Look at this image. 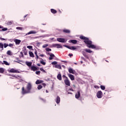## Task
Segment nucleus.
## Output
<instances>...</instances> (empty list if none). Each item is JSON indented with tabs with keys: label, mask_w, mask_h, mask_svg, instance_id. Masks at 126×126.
Masks as SVG:
<instances>
[{
	"label": "nucleus",
	"mask_w": 126,
	"mask_h": 126,
	"mask_svg": "<svg viewBox=\"0 0 126 126\" xmlns=\"http://www.w3.org/2000/svg\"><path fill=\"white\" fill-rule=\"evenodd\" d=\"M20 55L22 58H23V57H24V55H23V53L22 52H20Z\"/></svg>",
	"instance_id": "nucleus-46"
},
{
	"label": "nucleus",
	"mask_w": 126,
	"mask_h": 126,
	"mask_svg": "<svg viewBox=\"0 0 126 126\" xmlns=\"http://www.w3.org/2000/svg\"><path fill=\"white\" fill-rule=\"evenodd\" d=\"M58 63V62L54 61L52 63V64H54V65H57V64Z\"/></svg>",
	"instance_id": "nucleus-40"
},
{
	"label": "nucleus",
	"mask_w": 126,
	"mask_h": 126,
	"mask_svg": "<svg viewBox=\"0 0 126 126\" xmlns=\"http://www.w3.org/2000/svg\"><path fill=\"white\" fill-rule=\"evenodd\" d=\"M0 40H1V41H6V39L5 38H3L2 37H0Z\"/></svg>",
	"instance_id": "nucleus-43"
},
{
	"label": "nucleus",
	"mask_w": 126,
	"mask_h": 126,
	"mask_svg": "<svg viewBox=\"0 0 126 126\" xmlns=\"http://www.w3.org/2000/svg\"><path fill=\"white\" fill-rule=\"evenodd\" d=\"M36 74H37V75H40V74L41 73V71H36L35 72Z\"/></svg>",
	"instance_id": "nucleus-36"
},
{
	"label": "nucleus",
	"mask_w": 126,
	"mask_h": 126,
	"mask_svg": "<svg viewBox=\"0 0 126 126\" xmlns=\"http://www.w3.org/2000/svg\"><path fill=\"white\" fill-rule=\"evenodd\" d=\"M80 92H81V91L78 90L77 93L75 94V97L76 99H78L80 97Z\"/></svg>",
	"instance_id": "nucleus-9"
},
{
	"label": "nucleus",
	"mask_w": 126,
	"mask_h": 126,
	"mask_svg": "<svg viewBox=\"0 0 126 126\" xmlns=\"http://www.w3.org/2000/svg\"><path fill=\"white\" fill-rule=\"evenodd\" d=\"M14 42H15L16 45H19L21 43V40L19 39H15Z\"/></svg>",
	"instance_id": "nucleus-13"
},
{
	"label": "nucleus",
	"mask_w": 126,
	"mask_h": 126,
	"mask_svg": "<svg viewBox=\"0 0 126 126\" xmlns=\"http://www.w3.org/2000/svg\"><path fill=\"white\" fill-rule=\"evenodd\" d=\"M36 60H38V59H39V56L38 55H36Z\"/></svg>",
	"instance_id": "nucleus-57"
},
{
	"label": "nucleus",
	"mask_w": 126,
	"mask_h": 126,
	"mask_svg": "<svg viewBox=\"0 0 126 126\" xmlns=\"http://www.w3.org/2000/svg\"><path fill=\"white\" fill-rule=\"evenodd\" d=\"M100 88L102 90H105L106 89V87H105V86L101 85Z\"/></svg>",
	"instance_id": "nucleus-31"
},
{
	"label": "nucleus",
	"mask_w": 126,
	"mask_h": 126,
	"mask_svg": "<svg viewBox=\"0 0 126 126\" xmlns=\"http://www.w3.org/2000/svg\"><path fill=\"white\" fill-rule=\"evenodd\" d=\"M44 82V81L41 80H37L35 82V84L38 85V84H41V83H43Z\"/></svg>",
	"instance_id": "nucleus-15"
},
{
	"label": "nucleus",
	"mask_w": 126,
	"mask_h": 126,
	"mask_svg": "<svg viewBox=\"0 0 126 126\" xmlns=\"http://www.w3.org/2000/svg\"><path fill=\"white\" fill-rule=\"evenodd\" d=\"M46 54H47V55H49V56H51V54H52V53H50V52H47V53H46Z\"/></svg>",
	"instance_id": "nucleus-53"
},
{
	"label": "nucleus",
	"mask_w": 126,
	"mask_h": 126,
	"mask_svg": "<svg viewBox=\"0 0 126 126\" xmlns=\"http://www.w3.org/2000/svg\"><path fill=\"white\" fill-rule=\"evenodd\" d=\"M52 47L53 48H57V49H63V46L60 45L59 44H52Z\"/></svg>",
	"instance_id": "nucleus-8"
},
{
	"label": "nucleus",
	"mask_w": 126,
	"mask_h": 126,
	"mask_svg": "<svg viewBox=\"0 0 126 126\" xmlns=\"http://www.w3.org/2000/svg\"><path fill=\"white\" fill-rule=\"evenodd\" d=\"M68 77L71 79V80L73 81L74 80V76L71 74H68Z\"/></svg>",
	"instance_id": "nucleus-12"
},
{
	"label": "nucleus",
	"mask_w": 126,
	"mask_h": 126,
	"mask_svg": "<svg viewBox=\"0 0 126 126\" xmlns=\"http://www.w3.org/2000/svg\"><path fill=\"white\" fill-rule=\"evenodd\" d=\"M69 43H72V44H77V40L73 39L69 41Z\"/></svg>",
	"instance_id": "nucleus-17"
},
{
	"label": "nucleus",
	"mask_w": 126,
	"mask_h": 126,
	"mask_svg": "<svg viewBox=\"0 0 126 126\" xmlns=\"http://www.w3.org/2000/svg\"><path fill=\"white\" fill-rule=\"evenodd\" d=\"M0 49L1 51H3V44L1 42H0Z\"/></svg>",
	"instance_id": "nucleus-25"
},
{
	"label": "nucleus",
	"mask_w": 126,
	"mask_h": 126,
	"mask_svg": "<svg viewBox=\"0 0 126 126\" xmlns=\"http://www.w3.org/2000/svg\"><path fill=\"white\" fill-rule=\"evenodd\" d=\"M69 90H70V91H74V90H73V89H72V88H70V89H69Z\"/></svg>",
	"instance_id": "nucleus-52"
},
{
	"label": "nucleus",
	"mask_w": 126,
	"mask_h": 126,
	"mask_svg": "<svg viewBox=\"0 0 126 126\" xmlns=\"http://www.w3.org/2000/svg\"><path fill=\"white\" fill-rule=\"evenodd\" d=\"M68 72L69 73H72V74H74V72L75 71L73 70L71 68L68 69Z\"/></svg>",
	"instance_id": "nucleus-18"
},
{
	"label": "nucleus",
	"mask_w": 126,
	"mask_h": 126,
	"mask_svg": "<svg viewBox=\"0 0 126 126\" xmlns=\"http://www.w3.org/2000/svg\"><path fill=\"white\" fill-rule=\"evenodd\" d=\"M68 56H69L70 57V58H71V57H72V56H73V54H69L68 55Z\"/></svg>",
	"instance_id": "nucleus-54"
},
{
	"label": "nucleus",
	"mask_w": 126,
	"mask_h": 126,
	"mask_svg": "<svg viewBox=\"0 0 126 126\" xmlns=\"http://www.w3.org/2000/svg\"><path fill=\"white\" fill-rule=\"evenodd\" d=\"M80 39L85 40H84V42L86 44L88 48H89L90 49H97V47L95 45L92 44V41L90 40L88 37L81 35L80 36Z\"/></svg>",
	"instance_id": "nucleus-1"
},
{
	"label": "nucleus",
	"mask_w": 126,
	"mask_h": 126,
	"mask_svg": "<svg viewBox=\"0 0 126 126\" xmlns=\"http://www.w3.org/2000/svg\"><path fill=\"white\" fill-rule=\"evenodd\" d=\"M63 78H65V79H66V77H67L65 76V75H63Z\"/></svg>",
	"instance_id": "nucleus-50"
},
{
	"label": "nucleus",
	"mask_w": 126,
	"mask_h": 126,
	"mask_svg": "<svg viewBox=\"0 0 126 126\" xmlns=\"http://www.w3.org/2000/svg\"><path fill=\"white\" fill-rule=\"evenodd\" d=\"M26 64L29 66V67H31L32 66V62H26Z\"/></svg>",
	"instance_id": "nucleus-16"
},
{
	"label": "nucleus",
	"mask_w": 126,
	"mask_h": 126,
	"mask_svg": "<svg viewBox=\"0 0 126 126\" xmlns=\"http://www.w3.org/2000/svg\"><path fill=\"white\" fill-rule=\"evenodd\" d=\"M42 88H43V86H42V85H39L37 87V89L38 90H40V89H42Z\"/></svg>",
	"instance_id": "nucleus-28"
},
{
	"label": "nucleus",
	"mask_w": 126,
	"mask_h": 126,
	"mask_svg": "<svg viewBox=\"0 0 126 126\" xmlns=\"http://www.w3.org/2000/svg\"><path fill=\"white\" fill-rule=\"evenodd\" d=\"M102 95H103V93H102V91H99L97 92L96 94V96L97 98H98L99 99L102 98Z\"/></svg>",
	"instance_id": "nucleus-6"
},
{
	"label": "nucleus",
	"mask_w": 126,
	"mask_h": 126,
	"mask_svg": "<svg viewBox=\"0 0 126 126\" xmlns=\"http://www.w3.org/2000/svg\"><path fill=\"white\" fill-rule=\"evenodd\" d=\"M31 70H32L33 71H35V70H38V69H37V67L35 66H32L31 67Z\"/></svg>",
	"instance_id": "nucleus-14"
},
{
	"label": "nucleus",
	"mask_w": 126,
	"mask_h": 126,
	"mask_svg": "<svg viewBox=\"0 0 126 126\" xmlns=\"http://www.w3.org/2000/svg\"><path fill=\"white\" fill-rule=\"evenodd\" d=\"M82 59L83 60V61H86L85 58H83V57H82Z\"/></svg>",
	"instance_id": "nucleus-61"
},
{
	"label": "nucleus",
	"mask_w": 126,
	"mask_h": 126,
	"mask_svg": "<svg viewBox=\"0 0 126 126\" xmlns=\"http://www.w3.org/2000/svg\"><path fill=\"white\" fill-rule=\"evenodd\" d=\"M37 65L38 66H41V64H40V63H37Z\"/></svg>",
	"instance_id": "nucleus-56"
},
{
	"label": "nucleus",
	"mask_w": 126,
	"mask_h": 126,
	"mask_svg": "<svg viewBox=\"0 0 126 126\" xmlns=\"http://www.w3.org/2000/svg\"><path fill=\"white\" fill-rule=\"evenodd\" d=\"M85 52H86V53H89V54H91V53H93V51H92L90 49H86L84 50Z\"/></svg>",
	"instance_id": "nucleus-21"
},
{
	"label": "nucleus",
	"mask_w": 126,
	"mask_h": 126,
	"mask_svg": "<svg viewBox=\"0 0 126 126\" xmlns=\"http://www.w3.org/2000/svg\"><path fill=\"white\" fill-rule=\"evenodd\" d=\"M46 52H51V51H52V49H51L49 48H46Z\"/></svg>",
	"instance_id": "nucleus-35"
},
{
	"label": "nucleus",
	"mask_w": 126,
	"mask_h": 126,
	"mask_svg": "<svg viewBox=\"0 0 126 126\" xmlns=\"http://www.w3.org/2000/svg\"><path fill=\"white\" fill-rule=\"evenodd\" d=\"M73 88H74V89H75V85H73Z\"/></svg>",
	"instance_id": "nucleus-62"
},
{
	"label": "nucleus",
	"mask_w": 126,
	"mask_h": 126,
	"mask_svg": "<svg viewBox=\"0 0 126 126\" xmlns=\"http://www.w3.org/2000/svg\"><path fill=\"white\" fill-rule=\"evenodd\" d=\"M40 63H41V64H43V65H46V62H44L43 60H42V61H40Z\"/></svg>",
	"instance_id": "nucleus-30"
},
{
	"label": "nucleus",
	"mask_w": 126,
	"mask_h": 126,
	"mask_svg": "<svg viewBox=\"0 0 126 126\" xmlns=\"http://www.w3.org/2000/svg\"><path fill=\"white\" fill-rule=\"evenodd\" d=\"M32 89V85L31 83H29L27 86V90H25L24 87L22 88V93L24 95L25 94H28V93H31V89Z\"/></svg>",
	"instance_id": "nucleus-2"
},
{
	"label": "nucleus",
	"mask_w": 126,
	"mask_h": 126,
	"mask_svg": "<svg viewBox=\"0 0 126 126\" xmlns=\"http://www.w3.org/2000/svg\"><path fill=\"white\" fill-rule=\"evenodd\" d=\"M56 68H58L59 69H62V66L60 64H56L55 65Z\"/></svg>",
	"instance_id": "nucleus-22"
},
{
	"label": "nucleus",
	"mask_w": 126,
	"mask_h": 126,
	"mask_svg": "<svg viewBox=\"0 0 126 126\" xmlns=\"http://www.w3.org/2000/svg\"><path fill=\"white\" fill-rule=\"evenodd\" d=\"M57 79L61 81L62 80V74H61V73H59L57 75Z\"/></svg>",
	"instance_id": "nucleus-20"
},
{
	"label": "nucleus",
	"mask_w": 126,
	"mask_h": 126,
	"mask_svg": "<svg viewBox=\"0 0 126 126\" xmlns=\"http://www.w3.org/2000/svg\"><path fill=\"white\" fill-rule=\"evenodd\" d=\"M51 12H52V13H53V14H56V13H57V11L55 9H51Z\"/></svg>",
	"instance_id": "nucleus-24"
},
{
	"label": "nucleus",
	"mask_w": 126,
	"mask_h": 126,
	"mask_svg": "<svg viewBox=\"0 0 126 126\" xmlns=\"http://www.w3.org/2000/svg\"><path fill=\"white\" fill-rule=\"evenodd\" d=\"M7 24V25H11L12 24V22H8Z\"/></svg>",
	"instance_id": "nucleus-42"
},
{
	"label": "nucleus",
	"mask_w": 126,
	"mask_h": 126,
	"mask_svg": "<svg viewBox=\"0 0 126 126\" xmlns=\"http://www.w3.org/2000/svg\"><path fill=\"white\" fill-rule=\"evenodd\" d=\"M39 69L41 71L44 72V73H47V72L43 68H40Z\"/></svg>",
	"instance_id": "nucleus-33"
},
{
	"label": "nucleus",
	"mask_w": 126,
	"mask_h": 126,
	"mask_svg": "<svg viewBox=\"0 0 126 126\" xmlns=\"http://www.w3.org/2000/svg\"><path fill=\"white\" fill-rule=\"evenodd\" d=\"M9 72H11L12 73H20V71H19L18 70H16L14 68H11L9 70Z\"/></svg>",
	"instance_id": "nucleus-3"
},
{
	"label": "nucleus",
	"mask_w": 126,
	"mask_h": 126,
	"mask_svg": "<svg viewBox=\"0 0 126 126\" xmlns=\"http://www.w3.org/2000/svg\"><path fill=\"white\" fill-rule=\"evenodd\" d=\"M57 40L60 43H66V41H65V39L63 38H57Z\"/></svg>",
	"instance_id": "nucleus-7"
},
{
	"label": "nucleus",
	"mask_w": 126,
	"mask_h": 126,
	"mask_svg": "<svg viewBox=\"0 0 126 126\" xmlns=\"http://www.w3.org/2000/svg\"><path fill=\"white\" fill-rule=\"evenodd\" d=\"M42 85L43 86V87H46V84H45V83H42Z\"/></svg>",
	"instance_id": "nucleus-51"
},
{
	"label": "nucleus",
	"mask_w": 126,
	"mask_h": 126,
	"mask_svg": "<svg viewBox=\"0 0 126 126\" xmlns=\"http://www.w3.org/2000/svg\"><path fill=\"white\" fill-rule=\"evenodd\" d=\"M16 29H17L18 30H22V28L18 27L16 28Z\"/></svg>",
	"instance_id": "nucleus-44"
},
{
	"label": "nucleus",
	"mask_w": 126,
	"mask_h": 126,
	"mask_svg": "<svg viewBox=\"0 0 126 126\" xmlns=\"http://www.w3.org/2000/svg\"><path fill=\"white\" fill-rule=\"evenodd\" d=\"M63 32H64V33H70V31L69 30L64 29L63 30Z\"/></svg>",
	"instance_id": "nucleus-26"
},
{
	"label": "nucleus",
	"mask_w": 126,
	"mask_h": 126,
	"mask_svg": "<svg viewBox=\"0 0 126 126\" xmlns=\"http://www.w3.org/2000/svg\"><path fill=\"white\" fill-rule=\"evenodd\" d=\"M44 55L43 54H40V55H39V57H42V58H43V57H44Z\"/></svg>",
	"instance_id": "nucleus-55"
},
{
	"label": "nucleus",
	"mask_w": 126,
	"mask_h": 126,
	"mask_svg": "<svg viewBox=\"0 0 126 126\" xmlns=\"http://www.w3.org/2000/svg\"><path fill=\"white\" fill-rule=\"evenodd\" d=\"M8 46L9 47H10V48H12V47H13V44L9 43V44H8Z\"/></svg>",
	"instance_id": "nucleus-38"
},
{
	"label": "nucleus",
	"mask_w": 126,
	"mask_h": 126,
	"mask_svg": "<svg viewBox=\"0 0 126 126\" xmlns=\"http://www.w3.org/2000/svg\"><path fill=\"white\" fill-rule=\"evenodd\" d=\"M64 82L67 86H70V82L68 80V78L66 77V79L64 80Z\"/></svg>",
	"instance_id": "nucleus-4"
},
{
	"label": "nucleus",
	"mask_w": 126,
	"mask_h": 126,
	"mask_svg": "<svg viewBox=\"0 0 126 126\" xmlns=\"http://www.w3.org/2000/svg\"><path fill=\"white\" fill-rule=\"evenodd\" d=\"M3 63L4 64H5L6 65H9V63H8V62L5 61H4Z\"/></svg>",
	"instance_id": "nucleus-32"
},
{
	"label": "nucleus",
	"mask_w": 126,
	"mask_h": 126,
	"mask_svg": "<svg viewBox=\"0 0 126 126\" xmlns=\"http://www.w3.org/2000/svg\"><path fill=\"white\" fill-rule=\"evenodd\" d=\"M24 53L25 56H27V53H28L27 51L25 50Z\"/></svg>",
	"instance_id": "nucleus-45"
},
{
	"label": "nucleus",
	"mask_w": 126,
	"mask_h": 126,
	"mask_svg": "<svg viewBox=\"0 0 126 126\" xmlns=\"http://www.w3.org/2000/svg\"><path fill=\"white\" fill-rule=\"evenodd\" d=\"M29 54L30 55V57L31 58H34V54L32 51H29Z\"/></svg>",
	"instance_id": "nucleus-23"
},
{
	"label": "nucleus",
	"mask_w": 126,
	"mask_h": 126,
	"mask_svg": "<svg viewBox=\"0 0 126 126\" xmlns=\"http://www.w3.org/2000/svg\"><path fill=\"white\" fill-rule=\"evenodd\" d=\"M7 55L8 56H12V53H11V51L10 50H8L7 52Z\"/></svg>",
	"instance_id": "nucleus-27"
},
{
	"label": "nucleus",
	"mask_w": 126,
	"mask_h": 126,
	"mask_svg": "<svg viewBox=\"0 0 126 126\" xmlns=\"http://www.w3.org/2000/svg\"><path fill=\"white\" fill-rule=\"evenodd\" d=\"M63 47H65V48H67L69 50H72V51H74V50H76V47H75V46L70 47L68 45H63Z\"/></svg>",
	"instance_id": "nucleus-5"
},
{
	"label": "nucleus",
	"mask_w": 126,
	"mask_h": 126,
	"mask_svg": "<svg viewBox=\"0 0 126 126\" xmlns=\"http://www.w3.org/2000/svg\"><path fill=\"white\" fill-rule=\"evenodd\" d=\"M40 100H41L42 101H43V102H46V100H45V99H43V98H40Z\"/></svg>",
	"instance_id": "nucleus-49"
},
{
	"label": "nucleus",
	"mask_w": 126,
	"mask_h": 126,
	"mask_svg": "<svg viewBox=\"0 0 126 126\" xmlns=\"http://www.w3.org/2000/svg\"><path fill=\"white\" fill-rule=\"evenodd\" d=\"M4 72V69L3 68H0V73H3Z\"/></svg>",
	"instance_id": "nucleus-29"
},
{
	"label": "nucleus",
	"mask_w": 126,
	"mask_h": 126,
	"mask_svg": "<svg viewBox=\"0 0 126 126\" xmlns=\"http://www.w3.org/2000/svg\"><path fill=\"white\" fill-rule=\"evenodd\" d=\"M13 77H15V78H17V77L15 75H12Z\"/></svg>",
	"instance_id": "nucleus-59"
},
{
	"label": "nucleus",
	"mask_w": 126,
	"mask_h": 126,
	"mask_svg": "<svg viewBox=\"0 0 126 126\" xmlns=\"http://www.w3.org/2000/svg\"><path fill=\"white\" fill-rule=\"evenodd\" d=\"M55 101L56 102L57 104H60L61 102V97L60 96H58L55 99Z\"/></svg>",
	"instance_id": "nucleus-10"
},
{
	"label": "nucleus",
	"mask_w": 126,
	"mask_h": 126,
	"mask_svg": "<svg viewBox=\"0 0 126 126\" xmlns=\"http://www.w3.org/2000/svg\"><path fill=\"white\" fill-rule=\"evenodd\" d=\"M4 46V48H7V47H8V44H6V43H4V44H3Z\"/></svg>",
	"instance_id": "nucleus-37"
},
{
	"label": "nucleus",
	"mask_w": 126,
	"mask_h": 126,
	"mask_svg": "<svg viewBox=\"0 0 126 126\" xmlns=\"http://www.w3.org/2000/svg\"><path fill=\"white\" fill-rule=\"evenodd\" d=\"M27 48L28 49H32V46H28Z\"/></svg>",
	"instance_id": "nucleus-48"
},
{
	"label": "nucleus",
	"mask_w": 126,
	"mask_h": 126,
	"mask_svg": "<svg viewBox=\"0 0 126 126\" xmlns=\"http://www.w3.org/2000/svg\"><path fill=\"white\" fill-rule=\"evenodd\" d=\"M3 28V26H0V29H1Z\"/></svg>",
	"instance_id": "nucleus-60"
},
{
	"label": "nucleus",
	"mask_w": 126,
	"mask_h": 126,
	"mask_svg": "<svg viewBox=\"0 0 126 126\" xmlns=\"http://www.w3.org/2000/svg\"><path fill=\"white\" fill-rule=\"evenodd\" d=\"M55 58V55L53 54V53H51V55H50V57L49 58V60L50 61H52L53 59Z\"/></svg>",
	"instance_id": "nucleus-19"
},
{
	"label": "nucleus",
	"mask_w": 126,
	"mask_h": 126,
	"mask_svg": "<svg viewBox=\"0 0 126 126\" xmlns=\"http://www.w3.org/2000/svg\"><path fill=\"white\" fill-rule=\"evenodd\" d=\"M68 94H72V93H69V92H68Z\"/></svg>",
	"instance_id": "nucleus-64"
},
{
	"label": "nucleus",
	"mask_w": 126,
	"mask_h": 126,
	"mask_svg": "<svg viewBox=\"0 0 126 126\" xmlns=\"http://www.w3.org/2000/svg\"><path fill=\"white\" fill-rule=\"evenodd\" d=\"M34 54H35V56H37L38 55H37V51H35L34 52Z\"/></svg>",
	"instance_id": "nucleus-58"
},
{
	"label": "nucleus",
	"mask_w": 126,
	"mask_h": 126,
	"mask_svg": "<svg viewBox=\"0 0 126 126\" xmlns=\"http://www.w3.org/2000/svg\"><path fill=\"white\" fill-rule=\"evenodd\" d=\"M48 45L47 44H44L42 46V48H47V47H48Z\"/></svg>",
	"instance_id": "nucleus-39"
},
{
	"label": "nucleus",
	"mask_w": 126,
	"mask_h": 126,
	"mask_svg": "<svg viewBox=\"0 0 126 126\" xmlns=\"http://www.w3.org/2000/svg\"><path fill=\"white\" fill-rule=\"evenodd\" d=\"M94 88H96V89H99V88H100V87L98 86H94Z\"/></svg>",
	"instance_id": "nucleus-47"
},
{
	"label": "nucleus",
	"mask_w": 126,
	"mask_h": 126,
	"mask_svg": "<svg viewBox=\"0 0 126 126\" xmlns=\"http://www.w3.org/2000/svg\"><path fill=\"white\" fill-rule=\"evenodd\" d=\"M37 32L36 31H31L27 33V35H30V34H36Z\"/></svg>",
	"instance_id": "nucleus-11"
},
{
	"label": "nucleus",
	"mask_w": 126,
	"mask_h": 126,
	"mask_svg": "<svg viewBox=\"0 0 126 126\" xmlns=\"http://www.w3.org/2000/svg\"><path fill=\"white\" fill-rule=\"evenodd\" d=\"M7 28H4L1 29V31H7Z\"/></svg>",
	"instance_id": "nucleus-41"
},
{
	"label": "nucleus",
	"mask_w": 126,
	"mask_h": 126,
	"mask_svg": "<svg viewBox=\"0 0 126 126\" xmlns=\"http://www.w3.org/2000/svg\"><path fill=\"white\" fill-rule=\"evenodd\" d=\"M63 63H67L66 61H62Z\"/></svg>",
	"instance_id": "nucleus-63"
},
{
	"label": "nucleus",
	"mask_w": 126,
	"mask_h": 126,
	"mask_svg": "<svg viewBox=\"0 0 126 126\" xmlns=\"http://www.w3.org/2000/svg\"><path fill=\"white\" fill-rule=\"evenodd\" d=\"M83 56H84V57H85V58H86V59H87V60H89V57H88V56H87L86 54L84 53Z\"/></svg>",
	"instance_id": "nucleus-34"
}]
</instances>
